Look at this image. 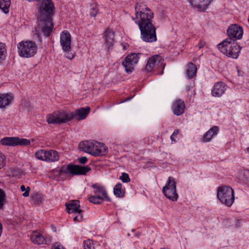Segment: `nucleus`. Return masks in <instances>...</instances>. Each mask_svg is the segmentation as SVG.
<instances>
[{
  "label": "nucleus",
  "mask_w": 249,
  "mask_h": 249,
  "mask_svg": "<svg viewBox=\"0 0 249 249\" xmlns=\"http://www.w3.org/2000/svg\"><path fill=\"white\" fill-rule=\"evenodd\" d=\"M135 10V17L132 19L139 27L142 39L146 42L156 41V29L152 23L154 13L142 2L136 3Z\"/></svg>",
  "instance_id": "nucleus-1"
},
{
  "label": "nucleus",
  "mask_w": 249,
  "mask_h": 249,
  "mask_svg": "<svg viewBox=\"0 0 249 249\" xmlns=\"http://www.w3.org/2000/svg\"><path fill=\"white\" fill-rule=\"evenodd\" d=\"M40 4L38 9V25L35 30L38 35L43 33L45 36H49L52 33L53 24L52 17L54 7L51 0H38Z\"/></svg>",
  "instance_id": "nucleus-2"
},
{
  "label": "nucleus",
  "mask_w": 249,
  "mask_h": 249,
  "mask_svg": "<svg viewBox=\"0 0 249 249\" xmlns=\"http://www.w3.org/2000/svg\"><path fill=\"white\" fill-rule=\"evenodd\" d=\"M79 148L94 157L105 156L108 152L107 147L104 143L95 141L81 142L79 144Z\"/></svg>",
  "instance_id": "nucleus-3"
},
{
  "label": "nucleus",
  "mask_w": 249,
  "mask_h": 249,
  "mask_svg": "<svg viewBox=\"0 0 249 249\" xmlns=\"http://www.w3.org/2000/svg\"><path fill=\"white\" fill-rule=\"evenodd\" d=\"M219 50L226 56L232 58H238L241 48L237 43L231 39H226L217 45Z\"/></svg>",
  "instance_id": "nucleus-4"
},
{
  "label": "nucleus",
  "mask_w": 249,
  "mask_h": 249,
  "mask_svg": "<svg viewBox=\"0 0 249 249\" xmlns=\"http://www.w3.org/2000/svg\"><path fill=\"white\" fill-rule=\"evenodd\" d=\"M217 196L220 202L228 207H231L234 202V192L230 186H223L218 187Z\"/></svg>",
  "instance_id": "nucleus-5"
},
{
  "label": "nucleus",
  "mask_w": 249,
  "mask_h": 249,
  "mask_svg": "<svg viewBox=\"0 0 249 249\" xmlns=\"http://www.w3.org/2000/svg\"><path fill=\"white\" fill-rule=\"evenodd\" d=\"M71 116L70 110H56L47 115L46 121L49 124H61L71 121Z\"/></svg>",
  "instance_id": "nucleus-6"
},
{
  "label": "nucleus",
  "mask_w": 249,
  "mask_h": 249,
  "mask_svg": "<svg viewBox=\"0 0 249 249\" xmlns=\"http://www.w3.org/2000/svg\"><path fill=\"white\" fill-rule=\"evenodd\" d=\"M60 43L66 57L70 60L73 59L75 53L71 50V35L68 31L61 33Z\"/></svg>",
  "instance_id": "nucleus-7"
},
{
  "label": "nucleus",
  "mask_w": 249,
  "mask_h": 249,
  "mask_svg": "<svg viewBox=\"0 0 249 249\" xmlns=\"http://www.w3.org/2000/svg\"><path fill=\"white\" fill-rule=\"evenodd\" d=\"M37 47L35 42L26 41L18 43V51L19 55L22 57H33L37 52Z\"/></svg>",
  "instance_id": "nucleus-8"
},
{
  "label": "nucleus",
  "mask_w": 249,
  "mask_h": 249,
  "mask_svg": "<svg viewBox=\"0 0 249 249\" xmlns=\"http://www.w3.org/2000/svg\"><path fill=\"white\" fill-rule=\"evenodd\" d=\"M162 193L169 199L172 201H176L178 198V195L176 190V182L172 177H169L165 186L162 188Z\"/></svg>",
  "instance_id": "nucleus-9"
},
{
  "label": "nucleus",
  "mask_w": 249,
  "mask_h": 249,
  "mask_svg": "<svg viewBox=\"0 0 249 249\" xmlns=\"http://www.w3.org/2000/svg\"><path fill=\"white\" fill-rule=\"evenodd\" d=\"M65 206L69 213L73 214L72 215L74 222H80L82 220V211L79 209L80 204L78 200H71L69 203H66Z\"/></svg>",
  "instance_id": "nucleus-10"
},
{
  "label": "nucleus",
  "mask_w": 249,
  "mask_h": 249,
  "mask_svg": "<svg viewBox=\"0 0 249 249\" xmlns=\"http://www.w3.org/2000/svg\"><path fill=\"white\" fill-rule=\"evenodd\" d=\"M90 170L91 168L88 165L81 166L69 164L67 166H62L60 169V171L65 174L85 175Z\"/></svg>",
  "instance_id": "nucleus-11"
},
{
  "label": "nucleus",
  "mask_w": 249,
  "mask_h": 249,
  "mask_svg": "<svg viewBox=\"0 0 249 249\" xmlns=\"http://www.w3.org/2000/svg\"><path fill=\"white\" fill-rule=\"evenodd\" d=\"M141 55V53H131L125 57L122 64L127 73H130L132 72L135 65L138 63Z\"/></svg>",
  "instance_id": "nucleus-12"
},
{
  "label": "nucleus",
  "mask_w": 249,
  "mask_h": 249,
  "mask_svg": "<svg viewBox=\"0 0 249 249\" xmlns=\"http://www.w3.org/2000/svg\"><path fill=\"white\" fill-rule=\"evenodd\" d=\"M0 142L3 145L9 146L28 145L30 144L29 140L20 139L16 137H4L0 140Z\"/></svg>",
  "instance_id": "nucleus-13"
},
{
  "label": "nucleus",
  "mask_w": 249,
  "mask_h": 249,
  "mask_svg": "<svg viewBox=\"0 0 249 249\" xmlns=\"http://www.w3.org/2000/svg\"><path fill=\"white\" fill-rule=\"evenodd\" d=\"M243 28L236 24H231L227 30V35L231 40L235 41L240 39L243 36Z\"/></svg>",
  "instance_id": "nucleus-14"
},
{
  "label": "nucleus",
  "mask_w": 249,
  "mask_h": 249,
  "mask_svg": "<svg viewBox=\"0 0 249 249\" xmlns=\"http://www.w3.org/2000/svg\"><path fill=\"white\" fill-rule=\"evenodd\" d=\"M162 57L159 55H155L150 57L147 61L145 70L148 72H151L154 68L163 67L165 65L163 63Z\"/></svg>",
  "instance_id": "nucleus-15"
},
{
  "label": "nucleus",
  "mask_w": 249,
  "mask_h": 249,
  "mask_svg": "<svg viewBox=\"0 0 249 249\" xmlns=\"http://www.w3.org/2000/svg\"><path fill=\"white\" fill-rule=\"evenodd\" d=\"M213 0H189L192 7L198 11H205Z\"/></svg>",
  "instance_id": "nucleus-16"
},
{
  "label": "nucleus",
  "mask_w": 249,
  "mask_h": 249,
  "mask_svg": "<svg viewBox=\"0 0 249 249\" xmlns=\"http://www.w3.org/2000/svg\"><path fill=\"white\" fill-rule=\"evenodd\" d=\"M227 89V85L224 83L217 82L214 84L212 89V95L213 97H220L225 93Z\"/></svg>",
  "instance_id": "nucleus-17"
},
{
  "label": "nucleus",
  "mask_w": 249,
  "mask_h": 249,
  "mask_svg": "<svg viewBox=\"0 0 249 249\" xmlns=\"http://www.w3.org/2000/svg\"><path fill=\"white\" fill-rule=\"evenodd\" d=\"M90 112L89 107H82L74 111H71V120L75 119L77 120H82L85 119Z\"/></svg>",
  "instance_id": "nucleus-18"
},
{
  "label": "nucleus",
  "mask_w": 249,
  "mask_h": 249,
  "mask_svg": "<svg viewBox=\"0 0 249 249\" xmlns=\"http://www.w3.org/2000/svg\"><path fill=\"white\" fill-rule=\"evenodd\" d=\"M185 107V103L182 100H176L173 104V112L175 115L177 116L181 115L184 113Z\"/></svg>",
  "instance_id": "nucleus-19"
},
{
  "label": "nucleus",
  "mask_w": 249,
  "mask_h": 249,
  "mask_svg": "<svg viewBox=\"0 0 249 249\" xmlns=\"http://www.w3.org/2000/svg\"><path fill=\"white\" fill-rule=\"evenodd\" d=\"M14 99V96L11 93H0V108H5L9 106Z\"/></svg>",
  "instance_id": "nucleus-20"
},
{
  "label": "nucleus",
  "mask_w": 249,
  "mask_h": 249,
  "mask_svg": "<svg viewBox=\"0 0 249 249\" xmlns=\"http://www.w3.org/2000/svg\"><path fill=\"white\" fill-rule=\"evenodd\" d=\"M91 187L93 189V193L95 195L99 196L102 197L106 198L107 200H109L107 191L103 185L98 183H96L93 184L91 185Z\"/></svg>",
  "instance_id": "nucleus-21"
},
{
  "label": "nucleus",
  "mask_w": 249,
  "mask_h": 249,
  "mask_svg": "<svg viewBox=\"0 0 249 249\" xmlns=\"http://www.w3.org/2000/svg\"><path fill=\"white\" fill-rule=\"evenodd\" d=\"M114 35L112 30L108 29L105 32L104 35L105 45L107 48L113 46L114 44Z\"/></svg>",
  "instance_id": "nucleus-22"
},
{
  "label": "nucleus",
  "mask_w": 249,
  "mask_h": 249,
  "mask_svg": "<svg viewBox=\"0 0 249 249\" xmlns=\"http://www.w3.org/2000/svg\"><path fill=\"white\" fill-rule=\"evenodd\" d=\"M219 130V127L217 126H213L204 135L203 141L204 142H210L214 136L217 135Z\"/></svg>",
  "instance_id": "nucleus-23"
},
{
  "label": "nucleus",
  "mask_w": 249,
  "mask_h": 249,
  "mask_svg": "<svg viewBox=\"0 0 249 249\" xmlns=\"http://www.w3.org/2000/svg\"><path fill=\"white\" fill-rule=\"evenodd\" d=\"M31 240L34 244L41 245L46 243V240L42 235L37 231H34L31 235Z\"/></svg>",
  "instance_id": "nucleus-24"
},
{
  "label": "nucleus",
  "mask_w": 249,
  "mask_h": 249,
  "mask_svg": "<svg viewBox=\"0 0 249 249\" xmlns=\"http://www.w3.org/2000/svg\"><path fill=\"white\" fill-rule=\"evenodd\" d=\"M46 161L52 162L58 161L59 159V156L57 152L53 150L46 151Z\"/></svg>",
  "instance_id": "nucleus-25"
},
{
  "label": "nucleus",
  "mask_w": 249,
  "mask_h": 249,
  "mask_svg": "<svg viewBox=\"0 0 249 249\" xmlns=\"http://www.w3.org/2000/svg\"><path fill=\"white\" fill-rule=\"evenodd\" d=\"M238 178L242 182L249 184V170L244 169L240 171Z\"/></svg>",
  "instance_id": "nucleus-26"
},
{
  "label": "nucleus",
  "mask_w": 249,
  "mask_h": 249,
  "mask_svg": "<svg viewBox=\"0 0 249 249\" xmlns=\"http://www.w3.org/2000/svg\"><path fill=\"white\" fill-rule=\"evenodd\" d=\"M197 72V67L196 66L192 63H189L187 65L186 70V74L189 78H192L193 76H195Z\"/></svg>",
  "instance_id": "nucleus-27"
},
{
  "label": "nucleus",
  "mask_w": 249,
  "mask_h": 249,
  "mask_svg": "<svg viewBox=\"0 0 249 249\" xmlns=\"http://www.w3.org/2000/svg\"><path fill=\"white\" fill-rule=\"evenodd\" d=\"M121 183H117L114 187L113 192L116 197H123L124 196V191L122 190Z\"/></svg>",
  "instance_id": "nucleus-28"
},
{
  "label": "nucleus",
  "mask_w": 249,
  "mask_h": 249,
  "mask_svg": "<svg viewBox=\"0 0 249 249\" xmlns=\"http://www.w3.org/2000/svg\"><path fill=\"white\" fill-rule=\"evenodd\" d=\"M10 5V0H0V9L5 14L9 13Z\"/></svg>",
  "instance_id": "nucleus-29"
},
{
  "label": "nucleus",
  "mask_w": 249,
  "mask_h": 249,
  "mask_svg": "<svg viewBox=\"0 0 249 249\" xmlns=\"http://www.w3.org/2000/svg\"><path fill=\"white\" fill-rule=\"evenodd\" d=\"M6 55V46L4 43L0 42V64L5 60Z\"/></svg>",
  "instance_id": "nucleus-30"
},
{
  "label": "nucleus",
  "mask_w": 249,
  "mask_h": 249,
  "mask_svg": "<svg viewBox=\"0 0 249 249\" xmlns=\"http://www.w3.org/2000/svg\"><path fill=\"white\" fill-rule=\"evenodd\" d=\"M104 198L99 196L93 195L89 197V201L95 204H101L104 201Z\"/></svg>",
  "instance_id": "nucleus-31"
},
{
  "label": "nucleus",
  "mask_w": 249,
  "mask_h": 249,
  "mask_svg": "<svg viewBox=\"0 0 249 249\" xmlns=\"http://www.w3.org/2000/svg\"><path fill=\"white\" fill-rule=\"evenodd\" d=\"M46 151L44 149L37 150L35 154L36 158L39 160L46 161Z\"/></svg>",
  "instance_id": "nucleus-32"
},
{
  "label": "nucleus",
  "mask_w": 249,
  "mask_h": 249,
  "mask_svg": "<svg viewBox=\"0 0 249 249\" xmlns=\"http://www.w3.org/2000/svg\"><path fill=\"white\" fill-rule=\"evenodd\" d=\"M84 249H95L92 240L88 239L84 242Z\"/></svg>",
  "instance_id": "nucleus-33"
},
{
  "label": "nucleus",
  "mask_w": 249,
  "mask_h": 249,
  "mask_svg": "<svg viewBox=\"0 0 249 249\" xmlns=\"http://www.w3.org/2000/svg\"><path fill=\"white\" fill-rule=\"evenodd\" d=\"M98 12V8L96 4L91 5L89 14L91 17H95Z\"/></svg>",
  "instance_id": "nucleus-34"
},
{
  "label": "nucleus",
  "mask_w": 249,
  "mask_h": 249,
  "mask_svg": "<svg viewBox=\"0 0 249 249\" xmlns=\"http://www.w3.org/2000/svg\"><path fill=\"white\" fill-rule=\"evenodd\" d=\"M5 201V194L4 192L0 189V209L2 208Z\"/></svg>",
  "instance_id": "nucleus-35"
},
{
  "label": "nucleus",
  "mask_w": 249,
  "mask_h": 249,
  "mask_svg": "<svg viewBox=\"0 0 249 249\" xmlns=\"http://www.w3.org/2000/svg\"><path fill=\"white\" fill-rule=\"evenodd\" d=\"M119 178L124 183H127L130 181L128 175L125 173H123L122 175Z\"/></svg>",
  "instance_id": "nucleus-36"
},
{
  "label": "nucleus",
  "mask_w": 249,
  "mask_h": 249,
  "mask_svg": "<svg viewBox=\"0 0 249 249\" xmlns=\"http://www.w3.org/2000/svg\"><path fill=\"white\" fill-rule=\"evenodd\" d=\"M6 164V157L0 153V170L3 168Z\"/></svg>",
  "instance_id": "nucleus-37"
},
{
  "label": "nucleus",
  "mask_w": 249,
  "mask_h": 249,
  "mask_svg": "<svg viewBox=\"0 0 249 249\" xmlns=\"http://www.w3.org/2000/svg\"><path fill=\"white\" fill-rule=\"evenodd\" d=\"M20 190L22 192H24L22 195L23 196L28 197L29 196V191L30 190L29 187H27L26 189L25 186L22 185L20 186Z\"/></svg>",
  "instance_id": "nucleus-38"
},
{
  "label": "nucleus",
  "mask_w": 249,
  "mask_h": 249,
  "mask_svg": "<svg viewBox=\"0 0 249 249\" xmlns=\"http://www.w3.org/2000/svg\"><path fill=\"white\" fill-rule=\"evenodd\" d=\"M180 131L178 129H175L171 136H170L171 140L172 143H175L176 142V138L177 135L179 133Z\"/></svg>",
  "instance_id": "nucleus-39"
},
{
  "label": "nucleus",
  "mask_w": 249,
  "mask_h": 249,
  "mask_svg": "<svg viewBox=\"0 0 249 249\" xmlns=\"http://www.w3.org/2000/svg\"><path fill=\"white\" fill-rule=\"evenodd\" d=\"M52 249H65L59 243H55L54 244Z\"/></svg>",
  "instance_id": "nucleus-40"
},
{
  "label": "nucleus",
  "mask_w": 249,
  "mask_h": 249,
  "mask_svg": "<svg viewBox=\"0 0 249 249\" xmlns=\"http://www.w3.org/2000/svg\"><path fill=\"white\" fill-rule=\"evenodd\" d=\"M88 159L86 157H82L78 159V161L82 164H85L87 162Z\"/></svg>",
  "instance_id": "nucleus-41"
},
{
  "label": "nucleus",
  "mask_w": 249,
  "mask_h": 249,
  "mask_svg": "<svg viewBox=\"0 0 249 249\" xmlns=\"http://www.w3.org/2000/svg\"><path fill=\"white\" fill-rule=\"evenodd\" d=\"M205 44V43L202 41H200L198 44L196 46V47L198 48V49H201L202 48Z\"/></svg>",
  "instance_id": "nucleus-42"
},
{
  "label": "nucleus",
  "mask_w": 249,
  "mask_h": 249,
  "mask_svg": "<svg viewBox=\"0 0 249 249\" xmlns=\"http://www.w3.org/2000/svg\"><path fill=\"white\" fill-rule=\"evenodd\" d=\"M2 231V227L1 224L0 223V236L1 235Z\"/></svg>",
  "instance_id": "nucleus-43"
}]
</instances>
